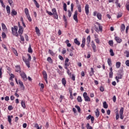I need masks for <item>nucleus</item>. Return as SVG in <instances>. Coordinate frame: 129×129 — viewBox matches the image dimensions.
<instances>
[{
	"instance_id": "obj_17",
	"label": "nucleus",
	"mask_w": 129,
	"mask_h": 129,
	"mask_svg": "<svg viewBox=\"0 0 129 129\" xmlns=\"http://www.w3.org/2000/svg\"><path fill=\"white\" fill-rule=\"evenodd\" d=\"M95 113L96 114V117H99V110H98V108L96 109V111L95 112Z\"/></svg>"
},
{
	"instance_id": "obj_51",
	"label": "nucleus",
	"mask_w": 129,
	"mask_h": 129,
	"mask_svg": "<svg viewBox=\"0 0 129 129\" xmlns=\"http://www.w3.org/2000/svg\"><path fill=\"white\" fill-rule=\"evenodd\" d=\"M14 109V107H13L12 105H10L8 106V110H12Z\"/></svg>"
},
{
	"instance_id": "obj_43",
	"label": "nucleus",
	"mask_w": 129,
	"mask_h": 129,
	"mask_svg": "<svg viewBox=\"0 0 129 129\" xmlns=\"http://www.w3.org/2000/svg\"><path fill=\"white\" fill-rule=\"evenodd\" d=\"M91 42V38L90 36H88L87 38V43H90Z\"/></svg>"
},
{
	"instance_id": "obj_7",
	"label": "nucleus",
	"mask_w": 129,
	"mask_h": 129,
	"mask_svg": "<svg viewBox=\"0 0 129 129\" xmlns=\"http://www.w3.org/2000/svg\"><path fill=\"white\" fill-rule=\"evenodd\" d=\"M78 15V12L77 11H76L75 12V14L74 15V20L77 22V23H78V17L77 16Z\"/></svg>"
},
{
	"instance_id": "obj_10",
	"label": "nucleus",
	"mask_w": 129,
	"mask_h": 129,
	"mask_svg": "<svg viewBox=\"0 0 129 129\" xmlns=\"http://www.w3.org/2000/svg\"><path fill=\"white\" fill-rule=\"evenodd\" d=\"M85 12L86 15H88L89 14V5H88V4H87L85 6Z\"/></svg>"
},
{
	"instance_id": "obj_61",
	"label": "nucleus",
	"mask_w": 129,
	"mask_h": 129,
	"mask_svg": "<svg viewBox=\"0 0 129 129\" xmlns=\"http://www.w3.org/2000/svg\"><path fill=\"white\" fill-rule=\"evenodd\" d=\"M125 63L126 66L129 67V60H126Z\"/></svg>"
},
{
	"instance_id": "obj_32",
	"label": "nucleus",
	"mask_w": 129,
	"mask_h": 129,
	"mask_svg": "<svg viewBox=\"0 0 129 129\" xmlns=\"http://www.w3.org/2000/svg\"><path fill=\"white\" fill-rule=\"evenodd\" d=\"M47 61H48V62H49V63H53V60H52V58H51L50 57H47Z\"/></svg>"
},
{
	"instance_id": "obj_56",
	"label": "nucleus",
	"mask_w": 129,
	"mask_h": 129,
	"mask_svg": "<svg viewBox=\"0 0 129 129\" xmlns=\"http://www.w3.org/2000/svg\"><path fill=\"white\" fill-rule=\"evenodd\" d=\"M121 17H122V14L121 13L118 14L117 16V19H119V18H121Z\"/></svg>"
},
{
	"instance_id": "obj_48",
	"label": "nucleus",
	"mask_w": 129,
	"mask_h": 129,
	"mask_svg": "<svg viewBox=\"0 0 129 129\" xmlns=\"http://www.w3.org/2000/svg\"><path fill=\"white\" fill-rule=\"evenodd\" d=\"M26 16H27V18L28 21L29 22H31L32 21V18H31V17L30 16V15H26Z\"/></svg>"
},
{
	"instance_id": "obj_22",
	"label": "nucleus",
	"mask_w": 129,
	"mask_h": 129,
	"mask_svg": "<svg viewBox=\"0 0 129 129\" xmlns=\"http://www.w3.org/2000/svg\"><path fill=\"white\" fill-rule=\"evenodd\" d=\"M61 82H62V84L63 85H64V86H66V79H65L64 78H62V80H61Z\"/></svg>"
},
{
	"instance_id": "obj_57",
	"label": "nucleus",
	"mask_w": 129,
	"mask_h": 129,
	"mask_svg": "<svg viewBox=\"0 0 129 129\" xmlns=\"http://www.w3.org/2000/svg\"><path fill=\"white\" fill-rule=\"evenodd\" d=\"M91 120L92 123H93L94 121V117L93 116H92V117H91Z\"/></svg>"
},
{
	"instance_id": "obj_15",
	"label": "nucleus",
	"mask_w": 129,
	"mask_h": 129,
	"mask_svg": "<svg viewBox=\"0 0 129 129\" xmlns=\"http://www.w3.org/2000/svg\"><path fill=\"white\" fill-rule=\"evenodd\" d=\"M17 12L16 11H15V10L13 9L11 11V15L12 16V17H14V16H17Z\"/></svg>"
},
{
	"instance_id": "obj_31",
	"label": "nucleus",
	"mask_w": 129,
	"mask_h": 129,
	"mask_svg": "<svg viewBox=\"0 0 129 129\" xmlns=\"http://www.w3.org/2000/svg\"><path fill=\"white\" fill-rule=\"evenodd\" d=\"M77 100L78 102H82V98H81V96H78L77 97Z\"/></svg>"
},
{
	"instance_id": "obj_64",
	"label": "nucleus",
	"mask_w": 129,
	"mask_h": 129,
	"mask_svg": "<svg viewBox=\"0 0 129 129\" xmlns=\"http://www.w3.org/2000/svg\"><path fill=\"white\" fill-rule=\"evenodd\" d=\"M126 9L127 11H129V5L128 4L126 5Z\"/></svg>"
},
{
	"instance_id": "obj_18",
	"label": "nucleus",
	"mask_w": 129,
	"mask_h": 129,
	"mask_svg": "<svg viewBox=\"0 0 129 129\" xmlns=\"http://www.w3.org/2000/svg\"><path fill=\"white\" fill-rule=\"evenodd\" d=\"M124 30H125V26L122 24L121 25V32H124Z\"/></svg>"
},
{
	"instance_id": "obj_26",
	"label": "nucleus",
	"mask_w": 129,
	"mask_h": 129,
	"mask_svg": "<svg viewBox=\"0 0 129 129\" xmlns=\"http://www.w3.org/2000/svg\"><path fill=\"white\" fill-rule=\"evenodd\" d=\"M121 64V63H120V62H119V61L116 62V68H119V67H120Z\"/></svg>"
},
{
	"instance_id": "obj_21",
	"label": "nucleus",
	"mask_w": 129,
	"mask_h": 129,
	"mask_svg": "<svg viewBox=\"0 0 129 129\" xmlns=\"http://www.w3.org/2000/svg\"><path fill=\"white\" fill-rule=\"evenodd\" d=\"M35 30H36V34L37 35H41V33H40V30L39 29L38 27H35Z\"/></svg>"
},
{
	"instance_id": "obj_24",
	"label": "nucleus",
	"mask_w": 129,
	"mask_h": 129,
	"mask_svg": "<svg viewBox=\"0 0 129 129\" xmlns=\"http://www.w3.org/2000/svg\"><path fill=\"white\" fill-rule=\"evenodd\" d=\"M107 63L109 65V66H110V67L111 66L112 63H111V59L110 58H108L107 59Z\"/></svg>"
},
{
	"instance_id": "obj_5",
	"label": "nucleus",
	"mask_w": 129,
	"mask_h": 129,
	"mask_svg": "<svg viewBox=\"0 0 129 129\" xmlns=\"http://www.w3.org/2000/svg\"><path fill=\"white\" fill-rule=\"evenodd\" d=\"M20 76H21L22 78L25 81H27V80L28 78H27V75L25 73V72L20 73Z\"/></svg>"
},
{
	"instance_id": "obj_53",
	"label": "nucleus",
	"mask_w": 129,
	"mask_h": 129,
	"mask_svg": "<svg viewBox=\"0 0 129 129\" xmlns=\"http://www.w3.org/2000/svg\"><path fill=\"white\" fill-rule=\"evenodd\" d=\"M109 44L110 45V46H113V41L112 40H109Z\"/></svg>"
},
{
	"instance_id": "obj_4",
	"label": "nucleus",
	"mask_w": 129,
	"mask_h": 129,
	"mask_svg": "<svg viewBox=\"0 0 129 129\" xmlns=\"http://www.w3.org/2000/svg\"><path fill=\"white\" fill-rule=\"evenodd\" d=\"M83 97L85 99V101H90V98H89V96L87 95V93L84 92L83 93Z\"/></svg>"
},
{
	"instance_id": "obj_33",
	"label": "nucleus",
	"mask_w": 129,
	"mask_h": 129,
	"mask_svg": "<svg viewBox=\"0 0 129 129\" xmlns=\"http://www.w3.org/2000/svg\"><path fill=\"white\" fill-rule=\"evenodd\" d=\"M116 119L117 120L119 118V114H118V111H116Z\"/></svg>"
},
{
	"instance_id": "obj_36",
	"label": "nucleus",
	"mask_w": 129,
	"mask_h": 129,
	"mask_svg": "<svg viewBox=\"0 0 129 129\" xmlns=\"http://www.w3.org/2000/svg\"><path fill=\"white\" fill-rule=\"evenodd\" d=\"M78 10L79 13H81L82 12V10L81 9V5H79L78 6Z\"/></svg>"
},
{
	"instance_id": "obj_63",
	"label": "nucleus",
	"mask_w": 129,
	"mask_h": 129,
	"mask_svg": "<svg viewBox=\"0 0 129 129\" xmlns=\"http://www.w3.org/2000/svg\"><path fill=\"white\" fill-rule=\"evenodd\" d=\"M61 54H63V55H64V54H66V49H63L61 51Z\"/></svg>"
},
{
	"instance_id": "obj_25",
	"label": "nucleus",
	"mask_w": 129,
	"mask_h": 129,
	"mask_svg": "<svg viewBox=\"0 0 129 129\" xmlns=\"http://www.w3.org/2000/svg\"><path fill=\"white\" fill-rule=\"evenodd\" d=\"M103 105L104 108H107V107H108V105H107V103H106V101L103 102Z\"/></svg>"
},
{
	"instance_id": "obj_45",
	"label": "nucleus",
	"mask_w": 129,
	"mask_h": 129,
	"mask_svg": "<svg viewBox=\"0 0 129 129\" xmlns=\"http://www.w3.org/2000/svg\"><path fill=\"white\" fill-rule=\"evenodd\" d=\"M109 52L111 56H114V53L113 52V50H112V49H110Z\"/></svg>"
},
{
	"instance_id": "obj_27",
	"label": "nucleus",
	"mask_w": 129,
	"mask_h": 129,
	"mask_svg": "<svg viewBox=\"0 0 129 129\" xmlns=\"http://www.w3.org/2000/svg\"><path fill=\"white\" fill-rule=\"evenodd\" d=\"M28 52L33 53V50L32 49V47L31 46V44L29 45V47L28 48Z\"/></svg>"
},
{
	"instance_id": "obj_8",
	"label": "nucleus",
	"mask_w": 129,
	"mask_h": 129,
	"mask_svg": "<svg viewBox=\"0 0 129 129\" xmlns=\"http://www.w3.org/2000/svg\"><path fill=\"white\" fill-rule=\"evenodd\" d=\"M43 78L44 79L45 82H46V83H48V80H47V78H48V76L47 75V72H46V71H43Z\"/></svg>"
},
{
	"instance_id": "obj_40",
	"label": "nucleus",
	"mask_w": 129,
	"mask_h": 129,
	"mask_svg": "<svg viewBox=\"0 0 129 129\" xmlns=\"http://www.w3.org/2000/svg\"><path fill=\"white\" fill-rule=\"evenodd\" d=\"M75 107H76V108H77L78 109V112H81V109L80 108V107H79V106L76 105Z\"/></svg>"
},
{
	"instance_id": "obj_62",
	"label": "nucleus",
	"mask_w": 129,
	"mask_h": 129,
	"mask_svg": "<svg viewBox=\"0 0 129 129\" xmlns=\"http://www.w3.org/2000/svg\"><path fill=\"white\" fill-rule=\"evenodd\" d=\"M85 42H86V39L85 37H83L82 39V43L83 44H85Z\"/></svg>"
},
{
	"instance_id": "obj_35",
	"label": "nucleus",
	"mask_w": 129,
	"mask_h": 129,
	"mask_svg": "<svg viewBox=\"0 0 129 129\" xmlns=\"http://www.w3.org/2000/svg\"><path fill=\"white\" fill-rule=\"evenodd\" d=\"M12 51L14 52V54L18 56V52H17V50L15 49L14 48L12 47Z\"/></svg>"
},
{
	"instance_id": "obj_16",
	"label": "nucleus",
	"mask_w": 129,
	"mask_h": 129,
	"mask_svg": "<svg viewBox=\"0 0 129 129\" xmlns=\"http://www.w3.org/2000/svg\"><path fill=\"white\" fill-rule=\"evenodd\" d=\"M2 27L3 31H7L8 30L7 26H6V25L4 24V23H2Z\"/></svg>"
},
{
	"instance_id": "obj_60",
	"label": "nucleus",
	"mask_w": 129,
	"mask_h": 129,
	"mask_svg": "<svg viewBox=\"0 0 129 129\" xmlns=\"http://www.w3.org/2000/svg\"><path fill=\"white\" fill-rule=\"evenodd\" d=\"M113 75V72H110L109 73V78H112V75Z\"/></svg>"
},
{
	"instance_id": "obj_11",
	"label": "nucleus",
	"mask_w": 129,
	"mask_h": 129,
	"mask_svg": "<svg viewBox=\"0 0 129 129\" xmlns=\"http://www.w3.org/2000/svg\"><path fill=\"white\" fill-rule=\"evenodd\" d=\"M92 47L94 52H96V45H95V44L93 41H92Z\"/></svg>"
},
{
	"instance_id": "obj_14",
	"label": "nucleus",
	"mask_w": 129,
	"mask_h": 129,
	"mask_svg": "<svg viewBox=\"0 0 129 129\" xmlns=\"http://www.w3.org/2000/svg\"><path fill=\"white\" fill-rule=\"evenodd\" d=\"M115 41H116L117 43H121V41H122L121 40V39H120V38H119L117 36H116L115 37Z\"/></svg>"
},
{
	"instance_id": "obj_3",
	"label": "nucleus",
	"mask_w": 129,
	"mask_h": 129,
	"mask_svg": "<svg viewBox=\"0 0 129 129\" xmlns=\"http://www.w3.org/2000/svg\"><path fill=\"white\" fill-rule=\"evenodd\" d=\"M12 34L16 37H19V34H18V26H15L14 27H12Z\"/></svg>"
},
{
	"instance_id": "obj_2",
	"label": "nucleus",
	"mask_w": 129,
	"mask_h": 129,
	"mask_svg": "<svg viewBox=\"0 0 129 129\" xmlns=\"http://www.w3.org/2000/svg\"><path fill=\"white\" fill-rule=\"evenodd\" d=\"M27 56L28 57V59H27L26 57H25V56H23L22 59L24 62H25V63H26V65L27 66V67H28V68H30V62L31 61V59H32V57H31V55L29 53L27 54Z\"/></svg>"
},
{
	"instance_id": "obj_37",
	"label": "nucleus",
	"mask_w": 129,
	"mask_h": 129,
	"mask_svg": "<svg viewBox=\"0 0 129 129\" xmlns=\"http://www.w3.org/2000/svg\"><path fill=\"white\" fill-rule=\"evenodd\" d=\"M48 53H49V54H50V55L52 56H54V55H55L54 52H53V51H52L51 49L48 50Z\"/></svg>"
},
{
	"instance_id": "obj_49",
	"label": "nucleus",
	"mask_w": 129,
	"mask_h": 129,
	"mask_svg": "<svg viewBox=\"0 0 129 129\" xmlns=\"http://www.w3.org/2000/svg\"><path fill=\"white\" fill-rule=\"evenodd\" d=\"M20 36L21 41H22V42H25V38H24V36H22V34H20Z\"/></svg>"
},
{
	"instance_id": "obj_58",
	"label": "nucleus",
	"mask_w": 129,
	"mask_h": 129,
	"mask_svg": "<svg viewBox=\"0 0 129 129\" xmlns=\"http://www.w3.org/2000/svg\"><path fill=\"white\" fill-rule=\"evenodd\" d=\"M112 100L113 102H115V101H116V97H115V96H113Z\"/></svg>"
},
{
	"instance_id": "obj_6",
	"label": "nucleus",
	"mask_w": 129,
	"mask_h": 129,
	"mask_svg": "<svg viewBox=\"0 0 129 129\" xmlns=\"http://www.w3.org/2000/svg\"><path fill=\"white\" fill-rule=\"evenodd\" d=\"M52 12L53 13V15L54 17V18L57 19H58V14H57V11H56V9L53 8L52 9Z\"/></svg>"
},
{
	"instance_id": "obj_55",
	"label": "nucleus",
	"mask_w": 129,
	"mask_h": 129,
	"mask_svg": "<svg viewBox=\"0 0 129 129\" xmlns=\"http://www.w3.org/2000/svg\"><path fill=\"white\" fill-rule=\"evenodd\" d=\"M46 12H47V14H48L49 16H53V13L48 11H47Z\"/></svg>"
},
{
	"instance_id": "obj_30",
	"label": "nucleus",
	"mask_w": 129,
	"mask_h": 129,
	"mask_svg": "<svg viewBox=\"0 0 129 129\" xmlns=\"http://www.w3.org/2000/svg\"><path fill=\"white\" fill-rule=\"evenodd\" d=\"M63 10L65 12H67V5L66 3L63 4Z\"/></svg>"
},
{
	"instance_id": "obj_29",
	"label": "nucleus",
	"mask_w": 129,
	"mask_h": 129,
	"mask_svg": "<svg viewBox=\"0 0 129 129\" xmlns=\"http://www.w3.org/2000/svg\"><path fill=\"white\" fill-rule=\"evenodd\" d=\"M21 105L23 108H26V103H25V101H21Z\"/></svg>"
},
{
	"instance_id": "obj_9",
	"label": "nucleus",
	"mask_w": 129,
	"mask_h": 129,
	"mask_svg": "<svg viewBox=\"0 0 129 129\" xmlns=\"http://www.w3.org/2000/svg\"><path fill=\"white\" fill-rule=\"evenodd\" d=\"M123 108H121L119 111V115H120V118L121 119H123Z\"/></svg>"
},
{
	"instance_id": "obj_28",
	"label": "nucleus",
	"mask_w": 129,
	"mask_h": 129,
	"mask_svg": "<svg viewBox=\"0 0 129 129\" xmlns=\"http://www.w3.org/2000/svg\"><path fill=\"white\" fill-rule=\"evenodd\" d=\"M24 12L26 16L30 15L29 14V10H28V8H25L24 10Z\"/></svg>"
},
{
	"instance_id": "obj_41",
	"label": "nucleus",
	"mask_w": 129,
	"mask_h": 129,
	"mask_svg": "<svg viewBox=\"0 0 129 129\" xmlns=\"http://www.w3.org/2000/svg\"><path fill=\"white\" fill-rule=\"evenodd\" d=\"M70 94V98L73 99V94L72 93V90H69Z\"/></svg>"
},
{
	"instance_id": "obj_38",
	"label": "nucleus",
	"mask_w": 129,
	"mask_h": 129,
	"mask_svg": "<svg viewBox=\"0 0 129 129\" xmlns=\"http://www.w3.org/2000/svg\"><path fill=\"white\" fill-rule=\"evenodd\" d=\"M97 18L98 19V20H101V17H102L101 14L98 13L97 14Z\"/></svg>"
},
{
	"instance_id": "obj_44",
	"label": "nucleus",
	"mask_w": 129,
	"mask_h": 129,
	"mask_svg": "<svg viewBox=\"0 0 129 129\" xmlns=\"http://www.w3.org/2000/svg\"><path fill=\"white\" fill-rule=\"evenodd\" d=\"M86 127L87 129H92V126L89 125V123H88L86 125Z\"/></svg>"
},
{
	"instance_id": "obj_54",
	"label": "nucleus",
	"mask_w": 129,
	"mask_h": 129,
	"mask_svg": "<svg viewBox=\"0 0 129 129\" xmlns=\"http://www.w3.org/2000/svg\"><path fill=\"white\" fill-rule=\"evenodd\" d=\"M92 116H91V115H89L88 116L86 117L87 120H89V119L91 118Z\"/></svg>"
},
{
	"instance_id": "obj_13",
	"label": "nucleus",
	"mask_w": 129,
	"mask_h": 129,
	"mask_svg": "<svg viewBox=\"0 0 129 129\" xmlns=\"http://www.w3.org/2000/svg\"><path fill=\"white\" fill-rule=\"evenodd\" d=\"M19 84L20 85V86H21L22 90H25V87L24 86V84L20 80H19Z\"/></svg>"
},
{
	"instance_id": "obj_42",
	"label": "nucleus",
	"mask_w": 129,
	"mask_h": 129,
	"mask_svg": "<svg viewBox=\"0 0 129 129\" xmlns=\"http://www.w3.org/2000/svg\"><path fill=\"white\" fill-rule=\"evenodd\" d=\"M8 118L10 124H12V118H11V116H8Z\"/></svg>"
},
{
	"instance_id": "obj_39",
	"label": "nucleus",
	"mask_w": 129,
	"mask_h": 129,
	"mask_svg": "<svg viewBox=\"0 0 129 129\" xmlns=\"http://www.w3.org/2000/svg\"><path fill=\"white\" fill-rule=\"evenodd\" d=\"M18 33L19 35H23V33H24V29H19Z\"/></svg>"
},
{
	"instance_id": "obj_59",
	"label": "nucleus",
	"mask_w": 129,
	"mask_h": 129,
	"mask_svg": "<svg viewBox=\"0 0 129 129\" xmlns=\"http://www.w3.org/2000/svg\"><path fill=\"white\" fill-rule=\"evenodd\" d=\"M100 91H101V92H103V91H104V88H103V87H100Z\"/></svg>"
},
{
	"instance_id": "obj_52",
	"label": "nucleus",
	"mask_w": 129,
	"mask_h": 129,
	"mask_svg": "<svg viewBox=\"0 0 129 129\" xmlns=\"http://www.w3.org/2000/svg\"><path fill=\"white\" fill-rule=\"evenodd\" d=\"M63 20L64 23L67 22V19L66 18V16H65V15H63Z\"/></svg>"
},
{
	"instance_id": "obj_23",
	"label": "nucleus",
	"mask_w": 129,
	"mask_h": 129,
	"mask_svg": "<svg viewBox=\"0 0 129 129\" xmlns=\"http://www.w3.org/2000/svg\"><path fill=\"white\" fill-rule=\"evenodd\" d=\"M33 2L36 6V8H40V5H39V3H38V2H37L36 0H33Z\"/></svg>"
},
{
	"instance_id": "obj_34",
	"label": "nucleus",
	"mask_w": 129,
	"mask_h": 129,
	"mask_svg": "<svg viewBox=\"0 0 129 129\" xmlns=\"http://www.w3.org/2000/svg\"><path fill=\"white\" fill-rule=\"evenodd\" d=\"M98 26H99V31H100L101 32H102V27L100 24L98 23H97Z\"/></svg>"
},
{
	"instance_id": "obj_47",
	"label": "nucleus",
	"mask_w": 129,
	"mask_h": 129,
	"mask_svg": "<svg viewBox=\"0 0 129 129\" xmlns=\"http://www.w3.org/2000/svg\"><path fill=\"white\" fill-rule=\"evenodd\" d=\"M68 17H69V18H71V16L72 15V13L71 12V11L70 10H68Z\"/></svg>"
},
{
	"instance_id": "obj_19",
	"label": "nucleus",
	"mask_w": 129,
	"mask_h": 129,
	"mask_svg": "<svg viewBox=\"0 0 129 129\" xmlns=\"http://www.w3.org/2000/svg\"><path fill=\"white\" fill-rule=\"evenodd\" d=\"M74 43H75L76 45H78V46H80V42L78 41V39H77V38H75L74 39Z\"/></svg>"
},
{
	"instance_id": "obj_1",
	"label": "nucleus",
	"mask_w": 129,
	"mask_h": 129,
	"mask_svg": "<svg viewBox=\"0 0 129 129\" xmlns=\"http://www.w3.org/2000/svg\"><path fill=\"white\" fill-rule=\"evenodd\" d=\"M70 65V63H69V58H66L64 61V68L66 69V70H67V73L68 75L71 76V73H70V70H69V69H68V67H69Z\"/></svg>"
},
{
	"instance_id": "obj_46",
	"label": "nucleus",
	"mask_w": 129,
	"mask_h": 129,
	"mask_svg": "<svg viewBox=\"0 0 129 129\" xmlns=\"http://www.w3.org/2000/svg\"><path fill=\"white\" fill-rule=\"evenodd\" d=\"M115 78H118V79H121V78H122V75H121V74H118V77L117 76H116V77H115Z\"/></svg>"
},
{
	"instance_id": "obj_12",
	"label": "nucleus",
	"mask_w": 129,
	"mask_h": 129,
	"mask_svg": "<svg viewBox=\"0 0 129 129\" xmlns=\"http://www.w3.org/2000/svg\"><path fill=\"white\" fill-rule=\"evenodd\" d=\"M16 72H20L21 73V67L20 66H16Z\"/></svg>"
},
{
	"instance_id": "obj_20",
	"label": "nucleus",
	"mask_w": 129,
	"mask_h": 129,
	"mask_svg": "<svg viewBox=\"0 0 129 129\" xmlns=\"http://www.w3.org/2000/svg\"><path fill=\"white\" fill-rule=\"evenodd\" d=\"M6 10L7 11L8 14H9V15H10V14H11V8L10 7V6H7L6 7Z\"/></svg>"
},
{
	"instance_id": "obj_50",
	"label": "nucleus",
	"mask_w": 129,
	"mask_h": 129,
	"mask_svg": "<svg viewBox=\"0 0 129 129\" xmlns=\"http://www.w3.org/2000/svg\"><path fill=\"white\" fill-rule=\"evenodd\" d=\"M13 78H15V75H14L13 74H11L10 78V80H12Z\"/></svg>"
}]
</instances>
